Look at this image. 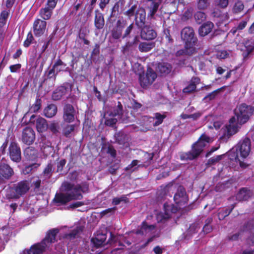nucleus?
<instances>
[{
	"label": "nucleus",
	"instance_id": "40",
	"mask_svg": "<svg viewBox=\"0 0 254 254\" xmlns=\"http://www.w3.org/2000/svg\"><path fill=\"white\" fill-rule=\"evenodd\" d=\"M238 130V127L237 125H229L227 127V131L225 134L228 137H229L237 132Z\"/></svg>",
	"mask_w": 254,
	"mask_h": 254
},
{
	"label": "nucleus",
	"instance_id": "61",
	"mask_svg": "<svg viewBox=\"0 0 254 254\" xmlns=\"http://www.w3.org/2000/svg\"><path fill=\"white\" fill-rule=\"evenodd\" d=\"M57 2V0H48L46 7L53 10L56 5Z\"/></svg>",
	"mask_w": 254,
	"mask_h": 254
},
{
	"label": "nucleus",
	"instance_id": "19",
	"mask_svg": "<svg viewBox=\"0 0 254 254\" xmlns=\"http://www.w3.org/2000/svg\"><path fill=\"white\" fill-rule=\"evenodd\" d=\"M48 129L52 133V135L58 136L61 133V126L59 122L53 121L48 125Z\"/></svg>",
	"mask_w": 254,
	"mask_h": 254
},
{
	"label": "nucleus",
	"instance_id": "3",
	"mask_svg": "<svg viewBox=\"0 0 254 254\" xmlns=\"http://www.w3.org/2000/svg\"><path fill=\"white\" fill-rule=\"evenodd\" d=\"M30 189L29 184L26 180L21 181L9 187L8 197L18 199L26 194Z\"/></svg>",
	"mask_w": 254,
	"mask_h": 254
},
{
	"label": "nucleus",
	"instance_id": "60",
	"mask_svg": "<svg viewBox=\"0 0 254 254\" xmlns=\"http://www.w3.org/2000/svg\"><path fill=\"white\" fill-rule=\"evenodd\" d=\"M33 40V37L32 33L31 32H29L27 36V39L24 42V46L25 47H28L31 43Z\"/></svg>",
	"mask_w": 254,
	"mask_h": 254
},
{
	"label": "nucleus",
	"instance_id": "18",
	"mask_svg": "<svg viewBox=\"0 0 254 254\" xmlns=\"http://www.w3.org/2000/svg\"><path fill=\"white\" fill-rule=\"evenodd\" d=\"M24 155L26 159L34 161L38 157V151L35 147L29 146L24 150Z\"/></svg>",
	"mask_w": 254,
	"mask_h": 254
},
{
	"label": "nucleus",
	"instance_id": "37",
	"mask_svg": "<svg viewBox=\"0 0 254 254\" xmlns=\"http://www.w3.org/2000/svg\"><path fill=\"white\" fill-rule=\"evenodd\" d=\"M154 46L155 44L153 42H142L139 45V50L141 52H146L151 50Z\"/></svg>",
	"mask_w": 254,
	"mask_h": 254
},
{
	"label": "nucleus",
	"instance_id": "64",
	"mask_svg": "<svg viewBox=\"0 0 254 254\" xmlns=\"http://www.w3.org/2000/svg\"><path fill=\"white\" fill-rule=\"evenodd\" d=\"M246 51L244 52L243 56L245 58L248 57L253 51L254 47L253 46H246Z\"/></svg>",
	"mask_w": 254,
	"mask_h": 254
},
{
	"label": "nucleus",
	"instance_id": "6",
	"mask_svg": "<svg viewBox=\"0 0 254 254\" xmlns=\"http://www.w3.org/2000/svg\"><path fill=\"white\" fill-rule=\"evenodd\" d=\"M7 155L10 160L15 163H19L21 161V148L15 141H11L8 148Z\"/></svg>",
	"mask_w": 254,
	"mask_h": 254
},
{
	"label": "nucleus",
	"instance_id": "32",
	"mask_svg": "<svg viewBox=\"0 0 254 254\" xmlns=\"http://www.w3.org/2000/svg\"><path fill=\"white\" fill-rule=\"evenodd\" d=\"M53 13V10L46 6L41 8L39 11L40 16L45 20H49Z\"/></svg>",
	"mask_w": 254,
	"mask_h": 254
},
{
	"label": "nucleus",
	"instance_id": "43",
	"mask_svg": "<svg viewBox=\"0 0 254 254\" xmlns=\"http://www.w3.org/2000/svg\"><path fill=\"white\" fill-rule=\"evenodd\" d=\"M42 101L40 98H36V101L30 107V111L31 112L36 113L41 107Z\"/></svg>",
	"mask_w": 254,
	"mask_h": 254
},
{
	"label": "nucleus",
	"instance_id": "8",
	"mask_svg": "<svg viewBox=\"0 0 254 254\" xmlns=\"http://www.w3.org/2000/svg\"><path fill=\"white\" fill-rule=\"evenodd\" d=\"M174 200L176 204L180 208L186 207L189 200L185 189L182 186H180L177 192L174 196Z\"/></svg>",
	"mask_w": 254,
	"mask_h": 254
},
{
	"label": "nucleus",
	"instance_id": "25",
	"mask_svg": "<svg viewBox=\"0 0 254 254\" xmlns=\"http://www.w3.org/2000/svg\"><path fill=\"white\" fill-rule=\"evenodd\" d=\"M195 52V49L192 46L187 45L185 44V48L178 51L176 53V56L177 57L184 56V55H190L193 54Z\"/></svg>",
	"mask_w": 254,
	"mask_h": 254
},
{
	"label": "nucleus",
	"instance_id": "14",
	"mask_svg": "<svg viewBox=\"0 0 254 254\" xmlns=\"http://www.w3.org/2000/svg\"><path fill=\"white\" fill-rule=\"evenodd\" d=\"M178 205L166 202L164 204V214L163 215V219H168L171 217V214L175 213L180 209Z\"/></svg>",
	"mask_w": 254,
	"mask_h": 254
},
{
	"label": "nucleus",
	"instance_id": "44",
	"mask_svg": "<svg viewBox=\"0 0 254 254\" xmlns=\"http://www.w3.org/2000/svg\"><path fill=\"white\" fill-rule=\"evenodd\" d=\"M122 28L120 26H117L113 29L112 32V35L113 38L115 39H118L121 37L122 35Z\"/></svg>",
	"mask_w": 254,
	"mask_h": 254
},
{
	"label": "nucleus",
	"instance_id": "47",
	"mask_svg": "<svg viewBox=\"0 0 254 254\" xmlns=\"http://www.w3.org/2000/svg\"><path fill=\"white\" fill-rule=\"evenodd\" d=\"M217 73L219 74H222L225 72H226V74L225 76L224 77L226 78H229L231 77V74L232 73H234L235 72V71L232 70V71H228V70H226L225 69L222 68L221 67H218L216 69Z\"/></svg>",
	"mask_w": 254,
	"mask_h": 254
},
{
	"label": "nucleus",
	"instance_id": "38",
	"mask_svg": "<svg viewBox=\"0 0 254 254\" xmlns=\"http://www.w3.org/2000/svg\"><path fill=\"white\" fill-rule=\"evenodd\" d=\"M166 118L165 114H161L160 113H155L154 117L152 118L153 119H155L156 121L153 123V126L156 127L161 124L164 120Z\"/></svg>",
	"mask_w": 254,
	"mask_h": 254
},
{
	"label": "nucleus",
	"instance_id": "11",
	"mask_svg": "<svg viewBox=\"0 0 254 254\" xmlns=\"http://www.w3.org/2000/svg\"><path fill=\"white\" fill-rule=\"evenodd\" d=\"M29 123L31 124H35L37 130L39 132L42 133L48 129L49 124L47 120L40 116L37 117L36 115H32L30 118Z\"/></svg>",
	"mask_w": 254,
	"mask_h": 254
},
{
	"label": "nucleus",
	"instance_id": "28",
	"mask_svg": "<svg viewBox=\"0 0 254 254\" xmlns=\"http://www.w3.org/2000/svg\"><path fill=\"white\" fill-rule=\"evenodd\" d=\"M76 125L74 124H66L63 128L62 130V133L63 136L66 138H70L72 135V133L74 132Z\"/></svg>",
	"mask_w": 254,
	"mask_h": 254
},
{
	"label": "nucleus",
	"instance_id": "13",
	"mask_svg": "<svg viewBox=\"0 0 254 254\" xmlns=\"http://www.w3.org/2000/svg\"><path fill=\"white\" fill-rule=\"evenodd\" d=\"M35 139V133L34 130L31 127H25L22 132V142L28 145H30L34 142Z\"/></svg>",
	"mask_w": 254,
	"mask_h": 254
},
{
	"label": "nucleus",
	"instance_id": "49",
	"mask_svg": "<svg viewBox=\"0 0 254 254\" xmlns=\"http://www.w3.org/2000/svg\"><path fill=\"white\" fill-rule=\"evenodd\" d=\"M41 184V180L39 178L32 182L31 187L33 188L34 191L38 192L40 190Z\"/></svg>",
	"mask_w": 254,
	"mask_h": 254
},
{
	"label": "nucleus",
	"instance_id": "57",
	"mask_svg": "<svg viewBox=\"0 0 254 254\" xmlns=\"http://www.w3.org/2000/svg\"><path fill=\"white\" fill-rule=\"evenodd\" d=\"M107 153L110 154L111 156L113 158H115L116 157L117 151L114 147L111 145L108 146Z\"/></svg>",
	"mask_w": 254,
	"mask_h": 254
},
{
	"label": "nucleus",
	"instance_id": "45",
	"mask_svg": "<svg viewBox=\"0 0 254 254\" xmlns=\"http://www.w3.org/2000/svg\"><path fill=\"white\" fill-rule=\"evenodd\" d=\"M8 14V12L6 10L1 12L0 15V27H2L6 24Z\"/></svg>",
	"mask_w": 254,
	"mask_h": 254
},
{
	"label": "nucleus",
	"instance_id": "26",
	"mask_svg": "<svg viewBox=\"0 0 254 254\" xmlns=\"http://www.w3.org/2000/svg\"><path fill=\"white\" fill-rule=\"evenodd\" d=\"M161 3L160 0H150L148 8L149 10V15L153 16L157 11L159 6Z\"/></svg>",
	"mask_w": 254,
	"mask_h": 254
},
{
	"label": "nucleus",
	"instance_id": "7",
	"mask_svg": "<svg viewBox=\"0 0 254 254\" xmlns=\"http://www.w3.org/2000/svg\"><path fill=\"white\" fill-rule=\"evenodd\" d=\"M181 38L187 45L193 47L195 45L197 41V38L194 36V30L190 27H186L182 29Z\"/></svg>",
	"mask_w": 254,
	"mask_h": 254
},
{
	"label": "nucleus",
	"instance_id": "35",
	"mask_svg": "<svg viewBox=\"0 0 254 254\" xmlns=\"http://www.w3.org/2000/svg\"><path fill=\"white\" fill-rule=\"evenodd\" d=\"M226 87V86H223L220 88H219L214 90L212 92H211V93H209L208 95H207L204 98V99H208V100L209 101L214 99L219 93H220L221 92H224Z\"/></svg>",
	"mask_w": 254,
	"mask_h": 254
},
{
	"label": "nucleus",
	"instance_id": "33",
	"mask_svg": "<svg viewBox=\"0 0 254 254\" xmlns=\"http://www.w3.org/2000/svg\"><path fill=\"white\" fill-rule=\"evenodd\" d=\"M236 206V203H234L231 205V208H226L220 211L218 214V218L219 220H223L226 217L228 216L233 211Z\"/></svg>",
	"mask_w": 254,
	"mask_h": 254
},
{
	"label": "nucleus",
	"instance_id": "34",
	"mask_svg": "<svg viewBox=\"0 0 254 254\" xmlns=\"http://www.w3.org/2000/svg\"><path fill=\"white\" fill-rule=\"evenodd\" d=\"M82 230L83 229L82 227H76L75 229L71 230L69 233L65 234L64 238L69 240L73 239L80 232H82Z\"/></svg>",
	"mask_w": 254,
	"mask_h": 254
},
{
	"label": "nucleus",
	"instance_id": "56",
	"mask_svg": "<svg viewBox=\"0 0 254 254\" xmlns=\"http://www.w3.org/2000/svg\"><path fill=\"white\" fill-rule=\"evenodd\" d=\"M117 122V119L115 118H107L105 119V124L107 126L113 127Z\"/></svg>",
	"mask_w": 254,
	"mask_h": 254
},
{
	"label": "nucleus",
	"instance_id": "62",
	"mask_svg": "<svg viewBox=\"0 0 254 254\" xmlns=\"http://www.w3.org/2000/svg\"><path fill=\"white\" fill-rule=\"evenodd\" d=\"M216 3L219 7L225 8L228 4V0H217Z\"/></svg>",
	"mask_w": 254,
	"mask_h": 254
},
{
	"label": "nucleus",
	"instance_id": "23",
	"mask_svg": "<svg viewBox=\"0 0 254 254\" xmlns=\"http://www.w3.org/2000/svg\"><path fill=\"white\" fill-rule=\"evenodd\" d=\"M116 142L119 145L123 146H127L128 143V137L127 135L123 132H119L115 135Z\"/></svg>",
	"mask_w": 254,
	"mask_h": 254
},
{
	"label": "nucleus",
	"instance_id": "12",
	"mask_svg": "<svg viewBox=\"0 0 254 254\" xmlns=\"http://www.w3.org/2000/svg\"><path fill=\"white\" fill-rule=\"evenodd\" d=\"M75 114L76 111L71 104L67 103L64 106L63 118L65 122L68 124L73 122Z\"/></svg>",
	"mask_w": 254,
	"mask_h": 254
},
{
	"label": "nucleus",
	"instance_id": "36",
	"mask_svg": "<svg viewBox=\"0 0 254 254\" xmlns=\"http://www.w3.org/2000/svg\"><path fill=\"white\" fill-rule=\"evenodd\" d=\"M123 114V108L122 103L120 102H118V105L114 108L113 111L110 114L115 117L116 116H122Z\"/></svg>",
	"mask_w": 254,
	"mask_h": 254
},
{
	"label": "nucleus",
	"instance_id": "39",
	"mask_svg": "<svg viewBox=\"0 0 254 254\" xmlns=\"http://www.w3.org/2000/svg\"><path fill=\"white\" fill-rule=\"evenodd\" d=\"M104 25V20L101 14H98L95 17V25L98 29H101Z\"/></svg>",
	"mask_w": 254,
	"mask_h": 254
},
{
	"label": "nucleus",
	"instance_id": "27",
	"mask_svg": "<svg viewBox=\"0 0 254 254\" xmlns=\"http://www.w3.org/2000/svg\"><path fill=\"white\" fill-rule=\"evenodd\" d=\"M53 172V165L50 162L45 167L41 175L44 178V180H49L52 177Z\"/></svg>",
	"mask_w": 254,
	"mask_h": 254
},
{
	"label": "nucleus",
	"instance_id": "15",
	"mask_svg": "<svg viewBox=\"0 0 254 254\" xmlns=\"http://www.w3.org/2000/svg\"><path fill=\"white\" fill-rule=\"evenodd\" d=\"M47 23L45 21L38 19L33 24L34 33L37 36L43 35L46 29Z\"/></svg>",
	"mask_w": 254,
	"mask_h": 254
},
{
	"label": "nucleus",
	"instance_id": "46",
	"mask_svg": "<svg viewBox=\"0 0 254 254\" xmlns=\"http://www.w3.org/2000/svg\"><path fill=\"white\" fill-rule=\"evenodd\" d=\"M194 18L197 23H200L205 20L206 15L203 12L197 11L194 14Z\"/></svg>",
	"mask_w": 254,
	"mask_h": 254
},
{
	"label": "nucleus",
	"instance_id": "31",
	"mask_svg": "<svg viewBox=\"0 0 254 254\" xmlns=\"http://www.w3.org/2000/svg\"><path fill=\"white\" fill-rule=\"evenodd\" d=\"M64 63L61 60L57 61L53 66L52 69L50 70L48 73V76L49 78H52L55 77V71H60L61 70V68L60 66H63Z\"/></svg>",
	"mask_w": 254,
	"mask_h": 254
},
{
	"label": "nucleus",
	"instance_id": "2",
	"mask_svg": "<svg viewBox=\"0 0 254 254\" xmlns=\"http://www.w3.org/2000/svg\"><path fill=\"white\" fill-rule=\"evenodd\" d=\"M58 228L49 230L46 233L45 238L40 243H37L31 246L29 250L27 251V254H43L46 248L49 247L52 243H55L57 235L59 233Z\"/></svg>",
	"mask_w": 254,
	"mask_h": 254
},
{
	"label": "nucleus",
	"instance_id": "1",
	"mask_svg": "<svg viewBox=\"0 0 254 254\" xmlns=\"http://www.w3.org/2000/svg\"><path fill=\"white\" fill-rule=\"evenodd\" d=\"M62 191L66 193H57L54 198L56 203L64 205L73 200H80L83 198L81 193L89 192V184L83 182L80 184H74L68 182H64L62 185Z\"/></svg>",
	"mask_w": 254,
	"mask_h": 254
},
{
	"label": "nucleus",
	"instance_id": "5",
	"mask_svg": "<svg viewBox=\"0 0 254 254\" xmlns=\"http://www.w3.org/2000/svg\"><path fill=\"white\" fill-rule=\"evenodd\" d=\"M205 144L203 141H197L191 147L190 151L180 155L182 160H192L197 158L203 150Z\"/></svg>",
	"mask_w": 254,
	"mask_h": 254
},
{
	"label": "nucleus",
	"instance_id": "20",
	"mask_svg": "<svg viewBox=\"0 0 254 254\" xmlns=\"http://www.w3.org/2000/svg\"><path fill=\"white\" fill-rule=\"evenodd\" d=\"M250 191L246 188H241L236 195V199L238 201H246L250 197Z\"/></svg>",
	"mask_w": 254,
	"mask_h": 254
},
{
	"label": "nucleus",
	"instance_id": "9",
	"mask_svg": "<svg viewBox=\"0 0 254 254\" xmlns=\"http://www.w3.org/2000/svg\"><path fill=\"white\" fill-rule=\"evenodd\" d=\"M251 142L248 137L240 140L236 146V150L239 151L240 156L243 158H247L251 151Z\"/></svg>",
	"mask_w": 254,
	"mask_h": 254
},
{
	"label": "nucleus",
	"instance_id": "29",
	"mask_svg": "<svg viewBox=\"0 0 254 254\" xmlns=\"http://www.w3.org/2000/svg\"><path fill=\"white\" fill-rule=\"evenodd\" d=\"M172 69L171 65L166 63H159L157 65V70L162 74L165 75L170 73Z\"/></svg>",
	"mask_w": 254,
	"mask_h": 254
},
{
	"label": "nucleus",
	"instance_id": "52",
	"mask_svg": "<svg viewBox=\"0 0 254 254\" xmlns=\"http://www.w3.org/2000/svg\"><path fill=\"white\" fill-rule=\"evenodd\" d=\"M147 79H155L157 78V74L151 68H148L146 73Z\"/></svg>",
	"mask_w": 254,
	"mask_h": 254
},
{
	"label": "nucleus",
	"instance_id": "17",
	"mask_svg": "<svg viewBox=\"0 0 254 254\" xmlns=\"http://www.w3.org/2000/svg\"><path fill=\"white\" fill-rule=\"evenodd\" d=\"M106 239V233L98 232L95 237L91 239V242L95 247L99 248L102 247L105 244Z\"/></svg>",
	"mask_w": 254,
	"mask_h": 254
},
{
	"label": "nucleus",
	"instance_id": "42",
	"mask_svg": "<svg viewBox=\"0 0 254 254\" xmlns=\"http://www.w3.org/2000/svg\"><path fill=\"white\" fill-rule=\"evenodd\" d=\"M222 159V155H217L216 156L212 157L209 158L207 163L206 166L207 167H209L211 165H214Z\"/></svg>",
	"mask_w": 254,
	"mask_h": 254
},
{
	"label": "nucleus",
	"instance_id": "10",
	"mask_svg": "<svg viewBox=\"0 0 254 254\" xmlns=\"http://www.w3.org/2000/svg\"><path fill=\"white\" fill-rule=\"evenodd\" d=\"M13 168L8 164L0 163V185L4 183L5 180H8L14 175Z\"/></svg>",
	"mask_w": 254,
	"mask_h": 254
},
{
	"label": "nucleus",
	"instance_id": "58",
	"mask_svg": "<svg viewBox=\"0 0 254 254\" xmlns=\"http://www.w3.org/2000/svg\"><path fill=\"white\" fill-rule=\"evenodd\" d=\"M154 80H139V84L141 87L144 89L148 88Z\"/></svg>",
	"mask_w": 254,
	"mask_h": 254
},
{
	"label": "nucleus",
	"instance_id": "53",
	"mask_svg": "<svg viewBox=\"0 0 254 254\" xmlns=\"http://www.w3.org/2000/svg\"><path fill=\"white\" fill-rule=\"evenodd\" d=\"M196 85L194 82L190 83L188 86L184 88L183 92L185 93H190L195 91Z\"/></svg>",
	"mask_w": 254,
	"mask_h": 254
},
{
	"label": "nucleus",
	"instance_id": "48",
	"mask_svg": "<svg viewBox=\"0 0 254 254\" xmlns=\"http://www.w3.org/2000/svg\"><path fill=\"white\" fill-rule=\"evenodd\" d=\"M122 201L127 203L128 202V198L125 195H122L120 197H114L112 200V204L117 205Z\"/></svg>",
	"mask_w": 254,
	"mask_h": 254
},
{
	"label": "nucleus",
	"instance_id": "63",
	"mask_svg": "<svg viewBox=\"0 0 254 254\" xmlns=\"http://www.w3.org/2000/svg\"><path fill=\"white\" fill-rule=\"evenodd\" d=\"M136 8V7L135 5L132 6L129 9H128L126 12V15H127L129 17L132 16L134 14Z\"/></svg>",
	"mask_w": 254,
	"mask_h": 254
},
{
	"label": "nucleus",
	"instance_id": "24",
	"mask_svg": "<svg viewBox=\"0 0 254 254\" xmlns=\"http://www.w3.org/2000/svg\"><path fill=\"white\" fill-rule=\"evenodd\" d=\"M213 27V24L211 22H207L203 24L199 29V34L201 36H205L209 34Z\"/></svg>",
	"mask_w": 254,
	"mask_h": 254
},
{
	"label": "nucleus",
	"instance_id": "4",
	"mask_svg": "<svg viewBox=\"0 0 254 254\" xmlns=\"http://www.w3.org/2000/svg\"><path fill=\"white\" fill-rule=\"evenodd\" d=\"M254 112V107L242 103L234 110L237 123L243 125L247 123Z\"/></svg>",
	"mask_w": 254,
	"mask_h": 254
},
{
	"label": "nucleus",
	"instance_id": "16",
	"mask_svg": "<svg viewBox=\"0 0 254 254\" xmlns=\"http://www.w3.org/2000/svg\"><path fill=\"white\" fill-rule=\"evenodd\" d=\"M140 36L143 40H150L154 39L156 37L157 34L151 27L145 25L142 29Z\"/></svg>",
	"mask_w": 254,
	"mask_h": 254
},
{
	"label": "nucleus",
	"instance_id": "41",
	"mask_svg": "<svg viewBox=\"0 0 254 254\" xmlns=\"http://www.w3.org/2000/svg\"><path fill=\"white\" fill-rule=\"evenodd\" d=\"M145 12L143 9H140L136 14V21L138 22L140 21L141 23H144L145 20Z\"/></svg>",
	"mask_w": 254,
	"mask_h": 254
},
{
	"label": "nucleus",
	"instance_id": "22",
	"mask_svg": "<svg viewBox=\"0 0 254 254\" xmlns=\"http://www.w3.org/2000/svg\"><path fill=\"white\" fill-rule=\"evenodd\" d=\"M57 113V107L53 104L48 105L44 110V115L48 118L55 116Z\"/></svg>",
	"mask_w": 254,
	"mask_h": 254
},
{
	"label": "nucleus",
	"instance_id": "21",
	"mask_svg": "<svg viewBox=\"0 0 254 254\" xmlns=\"http://www.w3.org/2000/svg\"><path fill=\"white\" fill-rule=\"evenodd\" d=\"M239 151H237L236 150V151H231L228 153L229 158L231 161H234L236 163H239L241 167L246 168L248 165L239 159Z\"/></svg>",
	"mask_w": 254,
	"mask_h": 254
},
{
	"label": "nucleus",
	"instance_id": "50",
	"mask_svg": "<svg viewBox=\"0 0 254 254\" xmlns=\"http://www.w3.org/2000/svg\"><path fill=\"white\" fill-rule=\"evenodd\" d=\"M209 5L208 0H198L197 6L199 9H204Z\"/></svg>",
	"mask_w": 254,
	"mask_h": 254
},
{
	"label": "nucleus",
	"instance_id": "51",
	"mask_svg": "<svg viewBox=\"0 0 254 254\" xmlns=\"http://www.w3.org/2000/svg\"><path fill=\"white\" fill-rule=\"evenodd\" d=\"M141 225L142 226V229H144L145 232L147 231L151 232L154 230L156 227L155 225H148L146 221H143Z\"/></svg>",
	"mask_w": 254,
	"mask_h": 254
},
{
	"label": "nucleus",
	"instance_id": "54",
	"mask_svg": "<svg viewBox=\"0 0 254 254\" xmlns=\"http://www.w3.org/2000/svg\"><path fill=\"white\" fill-rule=\"evenodd\" d=\"M244 7V5L241 1H237L233 7V11L235 13H239L243 10Z\"/></svg>",
	"mask_w": 254,
	"mask_h": 254
},
{
	"label": "nucleus",
	"instance_id": "55",
	"mask_svg": "<svg viewBox=\"0 0 254 254\" xmlns=\"http://www.w3.org/2000/svg\"><path fill=\"white\" fill-rule=\"evenodd\" d=\"M138 163V160H133L131 161V163L129 164L128 166H127L125 168V170L126 171H131V172L134 171L137 168L132 169L134 167H135L137 165Z\"/></svg>",
	"mask_w": 254,
	"mask_h": 254
},
{
	"label": "nucleus",
	"instance_id": "59",
	"mask_svg": "<svg viewBox=\"0 0 254 254\" xmlns=\"http://www.w3.org/2000/svg\"><path fill=\"white\" fill-rule=\"evenodd\" d=\"M66 161L65 159H61L57 163V169L56 172H62L66 164Z\"/></svg>",
	"mask_w": 254,
	"mask_h": 254
},
{
	"label": "nucleus",
	"instance_id": "30",
	"mask_svg": "<svg viewBox=\"0 0 254 254\" xmlns=\"http://www.w3.org/2000/svg\"><path fill=\"white\" fill-rule=\"evenodd\" d=\"M66 91V88L64 86H61L57 89L52 95V98L55 101H58L60 100L62 97L64 95Z\"/></svg>",
	"mask_w": 254,
	"mask_h": 254
}]
</instances>
